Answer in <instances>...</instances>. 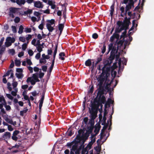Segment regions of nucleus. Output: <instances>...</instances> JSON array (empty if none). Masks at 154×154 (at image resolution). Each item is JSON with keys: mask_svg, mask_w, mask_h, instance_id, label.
<instances>
[{"mask_svg": "<svg viewBox=\"0 0 154 154\" xmlns=\"http://www.w3.org/2000/svg\"><path fill=\"white\" fill-rule=\"evenodd\" d=\"M102 72L100 75H102L103 78L105 77V80L104 81L103 85L105 87V89L107 90V91L109 92V94L111 93V88L109 86H110L112 84V80L110 81L109 77L110 76V69L109 67H106L104 66L102 68Z\"/></svg>", "mask_w": 154, "mask_h": 154, "instance_id": "f257e3e1", "label": "nucleus"}, {"mask_svg": "<svg viewBox=\"0 0 154 154\" xmlns=\"http://www.w3.org/2000/svg\"><path fill=\"white\" fill-rule=\"evenodd\" d=\"M131 24V22H129L124 19L123 22L122 21H118L117 22V27L115 29L116 33H120L124 29H128L129 25Z\"/></svg>", "mask_w": 154, "mask_h": 154, "instance_id": "f03ea898", "label": "nucleus"}, {"mask_svg": "<svg viewBox=\"0 0 154 154\" xmlns=\"http://www.w3.org/2000/svg\"><path fill=\"white\" fill-rule=\"evenodd\" d=\"M105 77L103 78L102 75H99L98 77L97 78L98 83V86H99V88L98 89V91L97 95L100 96H102L104 94L105 90L103 85L104 83V81L105 80Z\"/></svg>", "mask_w": 154, "mask_h": 154, "instance_id": "7ed1b4c3", "label": "nucleus"}, {"mask_svg": "<svg viewBox=\"0 0 154 154\" xmlns=\"http://www.w3.org/2000/svg\"><path fill=\"white\" fill-rule=\"evenodd\" d=\"M89 113L91 114V119L89 120V123L92 125V122H94V120L97 116V110L94 106L92 105L91 106V109L89 108Z\"/></svg>", "mask_w": 154, "mask_h": 154, "instance_id": "20e7f679", "label": "nucleus"}, {"mask_svg": "<svg viewBox=\"0 0 154 154\" xmlns=\"http://www.w3.org/2000/svg\"><path fill=\"white\" fill-rule=\"evenodd\" d=\"M46 91V90L44 89L43 90V92L42 94V97L41 99L39 100V112H41L42 107V106L43 104V101L45 99V92Z\"/></svg>", "mask_w": 154, "mask_h": 154, "instance_id": "39448f33", "label": "nucleus"}, {"mask_svg": "<svg viewBox=\"0 0 154 154\" xmlns=\"http://www.w3.org/2000/svg\"><path fill=\"white\" fill-rule=\"evenodd\" d=\"M116 46L114 45L113 46V44L112 43H111L109 45V52L111 50V51L110 52V54H115L116 53H117L118 52V49H116Z\"/></svg>", "mask_w": 154, "mask_h": 154, "instance_id": "423d86ee", "label": "nucleus"}, {"mask_svg": "<svg viewBox=\"0 0 154 154\" xmlns=\"http://www.w3.org/2000/svg\"><path fill=\"white\" fill-rule=\"evenodd\" d=\"M19 8H14V7H11L9 8V14L10 17H11L12 18H14V14H15L17 10Z\"/></svg>", "mask_w": 154, "mask_h": 154, "instance_id": "0eeeda50", "label": "nucleus"}, {"mask_svg": "<svg viewBox=\"0 0 154 154\" xmlns=\"http://www.w3.org/2000/svg\"><path fill=\"white\" fill-rule=\"evenodd\" d=\"M115 54L110 53V55L108 59V63L109 65L111 64L113 62V60L115 59Z\"/></svg>", "mask_w": 154, "mask_h": 154, "instance_id": "6e6552de", "label": "nucleus"}, {"mask_svg": "<svg viewBox=\"0 0 154 154\" xmlns=\"http://www.w3.org/2000/svg\"><path fill=\"white\" fill-rule=\"evenodd\" d=\"M34 5L35 7L38 8H42L43 7L42 3L39 1L34 2Z\"/></svg>", "mask_w": 154, "mask_h": 154, "instance_id": "1a4fd4ad", "label": "nucleus"}, {"mask_svg": "<svg viewBox=\"0 0 154 154\" xmlns=\"http://www.w3.org/2000/svg\"><path fill=\"white\" fill-rule=\"evenodd\" d=\"M99 97V103H103L104 104L105 103L106 101V98L104 95H100L98 96Z\"/></svg>", "mask_w": 154, "mask_h": 154, "instance_id": "9d476101", "label": "nucleus"}, {"mask_svg": "<svg viewBox=\"0 0 154 154\" xmlns=\"http://www.w3.org/2000/svg\"><path fill=\"white\" fill-rule=\"evenodd\" d=\"M42 58L39 60V63H42L44 62L43 60H44L48 59L50 58V57L48 55H46L45 54H43L42 55Z\"/></svg>", "mask_w": 154, "mask_h": 154, "instance_id": "9b49d317", "label": "nucleus"}, {"mask_svg": "<svg viewBox=\"0 0 154 154\" xmlns=\"http://www.w3.org/2000/svg\"><path fill=\"white\" fill-rule=\"evenodd\" d=\"M92 61H93V60L89 59L86 60L85 62V65L87 66L90 67L92 65Z\"/></svg>", "mask_w": 154, "mask_h": 154, "instance_id": "f8f14e48", "label": "nucleus"}, {"mask_svg": "<svg viewBox=\"0 0 154 154\" xmlns=\"http://www.w3.org/2000/svg\"><path fill=\"white\" fill-rule=\"evenodd\" d=\"M46 26L47 29L50 32H52L54 29V28L53 26H52L50 25L48 23H47Z\"/></svg>", "mask_w": 154, "mask_h": 154, "instance_id": "ddd939ff", "label": "nucleus"}, {"mask_svg": "<svg viewBox=\"0 0 154 154\" xmlns=\"http://www.w3.org/2000/svg\"><path fill=\"white\" fill-rule=\"evenodd\" d=\"M74 131L73 129H69L66 132V134L69 136L71 137L74 134Z\"/></svg>", "mask_w": 154, "mask_h": 154, "instance_id": "4468645a", "label": "nucleus"}, {"mask_svg": "<svg viewBox=\"0 0 154 154\" xmlns=\"http://www.w3.org/2000/svg\"><path fill=\"white\" fill-rule=\"evenodd\" d=\"M109 124V121L108 120L107 121V123L105 125H104L103 127V128L102 129L101 132V134H102V133H104V132L105 131V130L108 127Z\"/></svg>", "mask_w": 154, "mask_h": 154, "instance_id": "2eb2a0df", "label": "nucleus"}, {"mask_svg": "<svg viewBox=\"0 0 154 154\" xmlns=\"http://www.w3.org/2000/svg\"><path fill=\"white\" fill-rule=\"evenodd\" d=\"M26 2L25 0H16V3L18 5L20 6L22 5H24Z\"/></svg>", "mask_w": 154, "mask_h": 154, "instance_id": "dca6fc26", "label": "nucleus"}, {"mask_svg": "<svg viewBox=\"0 0 154 154\" xmlns=\"http://www.w3.org/2000/svg\"><path fill=\"white\" fill-rule=\"evenodd\" d=\"M114 11V5L113 4L110 7V14L111 17L113 15Z\"/></svg>", "mask_w": 154, "mask_h": 154, "instance_id": "f3484780", "label": "nucleus"}, {"mask_svg": "<svg viewBox=\"0 0 154 154\" xmlns=\"http://www.w3.org/2000/svg\"><path fill=\"white\" fill-rule=\"evenodd\" d=\"M59 56V59L63 60H65L64 57H66V54L64 52H62L60 53Z\"/></svg>", "mask_w": 154, "mask_h": 154, "instance_id": "a211bd4d", "label": "nucleus"}, {"mask_svg": "<svg viewBox=\"0 0 154 154\" xmlns=\"http://www.w3.org/2000/svg\"><path fill=\"white\" fill-rule=\"evenodd\" d=\"M101 126L99 125L97 127H95L94 131V132L95 133V135L97 134L100 130Z\"/></svg>", "mask_w": 154, "mask_h": 154, "instance_id": "6ab92c4d", "label": "nucleus"}, {"mask_svg": "<svg viewBox=\"0 0 154 154\" xmlns=\"http://www.w3.org/2000/svg\"><path fill=\"white\" fill-rule=\"evenodd\" d=\"M93 127L92 126H90L88 127V130H87L86 131L87 133H88V134H91L93 131ZM89 136V135H88L87 136V137H88Z\"/></svg>", "mask_w": 154, "mask_h": 154, "instance_id": "aec40b11", "label": "nucleus"}, {"mask_svg": "<svg viewBox=\"0 0 154 154\" xmlns=\"http://www.w3.org/2000/svg\"><path fill=\"white\" fill-rule=\"evenodd\" d=\"M77 143H75V144L72 145V148L71 150L75 151L78 148V144Z\"/></svg>", "mask_w": 154, "mask_h": 154, "instance_id": "412c9836", "label": "nucleus"}, {"mask_svg": "<svg viewBox=\"0 0 154 154\" xmlns=\"http://www.w3.org/2000/svg\"><path fill=\"white\" fill-rule=\"evenodd\" d=\"M7 137L8 138H10L11 137V133L9 132H6L3 135V138H7Z\"/></svg>", "mask_w": 154, "mask_h": 154, "instance_id": "4be33fe9", "label": "nucleus"}, {"mask_svg": "<svg viewBox=\"0 0 154 154\" xmlns=\"http://www.w3.org/2000/svg\"><path fill=\"white\" fill-rule=\"evenodd\" d=\"M17 77L18 79H21L23 77V75L22 73H16L15 74Z\"/></svg>", "mask_w": 154, "mask_h": 154, "instance_id": "5701e85b", "label": "nucleus"}, {"mask_svg": "<svg viewBox=\"0 0 154 154\" xmlns=\"http://www.w3.org/2000/svg\"><path fill=\"white\" fill-rule=\"evenodd\" d=\"M47 22L49 23H48L51 26L52 25L55 23V20L54 19H51V20H48L47 21Z\"/></svg>", "mask_w": 154, "mask_h": 154, "instance_id": "b1692460", "label": "nucleus"}, {"mask_svg": "<svg viewBox=\"0 0 154 154\" xmlns=\"http://www.w3.org/2000/svg\"><path fill=\"white\" fill-rule=\"evenodd\" d=\"M131 8V5L129 3L128 5H126L125 10L126 11H128L130 10Z\"/></svg>", "mask_w": 154, "mask_h": 154, "instance_id": "393cba45", "label": "nucleus"}, {"mask_svg": "<svg viewBox=\"0 0 154 154\" xmlns=\"http://www.w3.org/2000/svg\"><path fill=\"white\" fill-rule=\"evenodd\" d=\"M24 29V28L22 25H20L19 28V30L18 31V33L20 34H22L23 32V30Z\"/></svg>", "mask_w": 154, "mask_h": 154, "instance_id": "a878e982", "label": "nucleus"}, {"mask_svg": "<svg viewBox=\"0 0 154 154\" xmlns=\"http://www.w3.org/2000/svg\"><path fill=\"white\" fill-rule=\"evenodd\" d=\"M64 27V24L63 23H59L58 25V28L59 30H63Z\"/></svg>", "mask_w": 154, "mask_h": 154, "instance_id": "bb28decb", "label": "nucleus"}, {"mask_svg": "<svg viewBox=\"0 0 154 154\" xmlns=\"http://www.w3.org/2000/svg\"><path fill=\"white\" fill-rule=\"evenodd\" d=\"M15 65L17 66H19L20 65V61L16 59L15 60Z\"/></svg>", "mask_w": 154, "mask_h": 154, "instance_id": "cd10ccee", "label": "nucleus"}, {"mask_svg": "<svg viewBox=\"0 0 154 154\" xmlns=\"http://www.w3.org/2000/svg\"><path fill=\"white\" fill-rule=\"evenodd\" d=\"M101 52L103 54H104L106 50V46L105 45V43L104 42L103 43V46L102 48H101Z\"/></svg>", "mask_w": 154, "mask_h": 154, "instance_id": "c85d7f7f", "label": "nucleus"}, {"mask_svg": "<svg viewBox=\"0 0 154 154\" xmlns=\"http://www.w3.org/2000/svg\"><path fill=\"white\" fill-rule=\"evenodd\" d=\"M120 10L121 11V16L122 17H124L123 13L124 12L125 8L123 6H122L120 8Z\"/></svg>", "mask_w": 154, "mask_h": 154, "instance_id": "c756f323", "label": "nucleus"}, {"mask_svg": "<svg viewBox=\"0 0 154 154\" xmlns=\"http://www.w3.org/2000/svg\"><path fill=\"white\" fill-rule=\"evenodd\" d=\"M55 61H52V63L49 68V72L51 73L53 69Z\"/></svg>", "mask_w": 154, "mask_h": 154, "instance_id": "7c9ffc66", "label": "nucleus"}, {"mask_svg": "<svg viewBox=\"0 0 154 154\" xmlns=\"http://www.w3.org/2000/svg\"><path fill=\"white\" fill-rule=\"evenodd\" d=\"M81 135H77L75 138V139H76L77 140L76 142L77 143H79L81 140Z\"/></svg>", "mask_w": 154, "mask_h": 154, "instance_id": "2f4dec72", "label": "nucleus"}, {"mask_svg": "<svg viewBox=\"0 0 154 154\" xmlns=\"http://www.w3.org/2000/svg\"><path fill=\"white\" fill-rule=\"evenodd\" d=\"M11 72H13V71L12 69H10V70H8L6 73L3 76V77H5L9 75Z\"/></svg>", "mask_w": 154, "mask_h": 154, "instance_id": "473e14b6", "label": "nucleus"}, {"mask_svg": "<svg viewBox=\"0 0 154 154\" xmlns=\"http://www.w3.org/2000/svg\"><path fill=\"white\" fill-rule=\"evenodd\" d=\"M32 13V10L30 9H28L26 11L24 12V14L26 15L31 14Z\"/></svg>", "mask_w": 154, "mask_h": 154, "instance_id": "72a5a7b5", "label": "nucleus"}, {"mask_svg": "<svg viewBox=\"0 0 154 154\" xmlns=\"http://www.w3.org/2000/svg\"><path fill=\"white\" fill-rule=\"evenodd\" d=\"M127 29H124V30L125 31L122 33V34L121 36V38H122V37H124L126 35V34L127 33Z\"/></svg>", "mask_w": 154, "mask_h": 154, "instance_id": "f704fd0d", "label": "nucleus"}, {"mask_svg": "<svg viewBox=\"0 0 154 154\" xmlns=\"http://www.w3.org/2000/svg\"><path fill=\"white\" fill-rule=\"evenodd\" d=\"M38 73L37 72L33 74L32 77L34 80H35L38 78Z\"/></svg>", "mask_w": 154, "mask_h": 154, "instance_id": "c9c22d12", "label": "nucleus"}, {"mask_svg": "<svg viewBox=\"0 0 154 154\" xmlns=\"http://www.w3.org/2000/svg\"><path fill=\"white\" fill-rule=\"evenodd\" d=\"M98 96V95H97L96 97L94 100V102L97 103V104L99 103Z\"/></svg>", "mask_w": 154, "mask_h": 154, "instance_id": "e433bc0d", "label": "nucleus"}, {"mask_svg": "<svg viewBox=\"0 0 154 154\" xmlns=\"http://www.w3.org/2000/svg\"><path fill=\"white\" fill-rule=\"evenodd\" d=\"M27 44L26 43H24L22 45V49L23 51L25 50L27 48Z\"/></svg>", "mask_w": 154, "mask_h": 154, "instance_id": "4c0bfd02", "label": "nucleus"}, {"mask_svg": "<svg viewBox=\"0 0 154 154\" xmlns=\"http://www.w3.org/2000/svg\"><path fill=\"white\" fill-rule=\"evenodd\" d=\"M25 39L24 36L20 37L19 38V41L22 42H24L25 41Z\"/></svg>", "mask_w": 154, "mask_h": 154, "instance_id": "58836bf2", "label": "nucleus"}, {"mask_svg": "<svg viewBox=\"0 0 154 154\" xmlns=\"http://www.w3.org/2000/svg\"><path fill=\"white\" fill-rule=\"evenodd\" d=\"M5 47H2L0 49V54L2 55L5 51Z\"/></svg>", "mask_w": 154, "mask_h": 154, "instance_id": "ea45409f", "label": "nucleus"}, {"mask_svg": "<svg viewBox=\"0 0 154 154\" xmlns=\"http://www.w3.org/2000/svg\"><path fill=\"white\" fill-rule=\"evenodd\" d=\"M92 37L94 39H96L98 38V35L97 34L95 33L92 35Z\"/></svg>", "mask_w": 154, "mask_h": 154, "instance_id": "a19ab883", "label": "nucleus"}, {"mask_svg": "<svg viewBox=\"0 0 154 154\" xmlns=\"http://www.w3.org/2000/svg\"><path fill=\"white\" fill-rule=\"evenodd\" d=\"M26 62L27 63L29 66H30L32 64L31 60L29 59H27Z\"/></svg>", "mask_w": 154, "mask_h": 154, "instance_id": "79ce46f5", "label": "nucleus"}, {"mask_svg": "<svg viewBox=\"0 0 154 154\" xmlns=\"http://www.w3.org/2000/svg\"><path fill=\"white\" fill-rule=\"evenodd\" d=\"M20 21V18L18 17H16L14 19V21L15 23H19Z\"/></svg>", "mask_w": 154, "mask_h": 154, "instance_id": "37998d69", "label": "nucleus"}, {"mask_svg": "<svg viewBox=\"0 0 154 154\" xmlns=\"http://www.w3.org/2000/svg\"><path fill=\"white\" fill-rule=\"evenodd\" d=\"M28 54L30 56H31L33 55L34 53L32 50L29 49L28 51Z\"/></svg>", "mask_w": 154, "mask_h": 154, "instance_id": "c03bdc74", "label": "nucleus"}, {"mask_svg": "<svg viewBox=\"0 0 154 154\" xmlns=\"http://www.w3.org/2000/svg\"><path fill=\"white\" fill-rule=\"evenodd\" d=\"M34 14L35 16L38 17L41 14V13L37 11H35Z\"/></svg>", "mask_w": 154, "mask_h": 154, "instance_id": "a18cd8bd", "label": "nucleus"}, {"mask_svg": "<svg viewBox=\"0 0 154 154\" xmlns=\"http://www.w3.org/2000/svg\"><path fill=\"white\" fill-rule=\"evenodd\" d=\"M32 31V29L30 28H25V32L26 33L30 32Z\"/></svg>", "mask_w": 154, "mask_h": 154, "instance_id": "49530a36", "label": "nucleus"}, {"mask_svg": "<svg viewBox=\"0 0 154 154\" xmlns=\"http://www.w3.org/2000/svg\"><path fill=\"white\" fill-rule=\"evenodd\" d=\"M37 50L39 53H40L42 51V48L40 46H38L37 47Z\"/></svg>", "mask_w": 154, "mask_h": 154, "instance_id": "de8ad7c7", "label": "nucleus"}, {"mask_svg": "<svg viewBox=\"0 0 154 154\" xmlns=\"http://www.w3.org/2000/svg\"><path fill=\"white\" fill-rule=\"evenodd\" d=\"M11 28L12 29V30L14 33H15L17 32V31L16 26H11Z\"/></svg>", "mask_w": 154, "mask_h": 154, "instance_id": "09e8293b", "label": "nucleus"}, {"mask_svg": "<svg viewBox=\"0 0 154 154\" xmlns=\"http://www.w3.org/2000/svg\"><path fill=\"white\" fill-rule=\"evenodd\" d=\"M118 33H116L115 32V33H113V35H112V37H113L114 38H118L119 37V35L118 34H117Z\"/></svg>", "mask_w": 154, "mask_h": 154, "instance_id": "8fccbe9b", "label": "nucleus"}, {"mask_svg": "<svg viewBox=\"0 0 154 154\" xmlns=\"http://www.w3.org/2000/svg\"><path fill=\"white\" fill-rule=\"evenodd\" d=\"M42 70L44 72H46L47 69V66H42Z\"/></svg>", "mask_w": 154, "mask_h": 154, "instance_id": "3c124183", "label": "nucleus"}, {"mask_svg": "<svg viewBox=\"0 0 154 154\" xmlns=\"http://www.w3.org/2000/svg\"><path fill=\"white\" fill-rule=\"evenodd\" d=\"M40 11H43L44 13L47 14H49L50 13V10L49 9H47L45 11H43L42 10H40Z\"/></svg>", "mask_w": 154, "mask_h": 154, "instance_id": "603ef678", "label": "nucleus"}, {"mask_svg": "<svg viewBox=\"0 0 154 154\" xmlns=\"http://www.w3.org/2000/svg\"><path fill=\"white\" fill-rule=\"evenodd\" d=\"M57 48H58V44L56 45L55 47V48L54 51V54L56 55L57 54Z\"/></svg>", "mask_w": 154, "mask_h": 154, "instance_id": "864d4df0", "label": "nucleus"}, {"mask_svg": "<svg viewBox=\"0 0 154 154\" xmlns=\"http://www.w3.org/2000/svg\"><path fill=\"white\" fill-rule=\"evenodd\" d=\"M11 42L6 41L5 42V45L7 47H8L10 46L11 45Z\"/></svg>", "mask_w": 154, "mask_h": 154, "instance_id": "5fc2aeb1", "label": "nucleus"}, {"mask_svg": "<svg viewBox=\"0 0 154 154\" xmlns=\"http://www.w3.org/2000/svg\"><path fill=\"white\" fill-rule=\"evenodd\" d=\"M41 57V54L39 53H37L35 56V58L37 60L39 59Z\"/></svg>", "mask_w": 154, "mask_h": 154, "instance_id": "6e6d98bb", "label": "nucleus"}, {"mask_svg": "<svg viewBox=\"0 0 154 154\" xmlns=\"http://www.w3.org/2000/svg\"><path fill=\"white\" fill-rule=\"evenodd\" d=\"M6 96L8 98L11 100H12L13 99V97L10 94H6Z\"/></svg>", "mask_w": 154, "mask_h": 154, "instance_id": "4d7b16f0", "label": "nucleus"}, {"mask_svg": "<svg viewBox=\"0 0 154 154\" xmlns=\"http://www.w3.org/2000/svg\"><path fill=\"white\" fill-rule=\"evenodd\" d=\"M74 143V142L73 141H72L71 143H68L67 144V146L68 147H71V146L73 145V143Z\"/></svg>", "mask_w": 154, "mask_h": 154, "instance_id": "13d9d810", "label": "nucleus"}, {"mask_svg": "<svg viewBox=\"0 0 154 154\" xmlns=\"http://www.w3.org/2000/svg\"><path fill=\"white\" fill-rule=\"evenodd\" d=\"M94 86L93 85H92L90 88L89 92L90 93L92 94L94 91Z\"/></svg>", "mask_w": 154, "mask_h": 154, "instance_id": "bf43d9fd", "label": "nucleus"}, {"mask_svg": "<svg viewBox=\"0 0 154 154\" xmlns=\"http://www.w3.org/2000/svg\"><path fill=\"white\" fill-rule=\"evenodd\" d=\"M44 28V24L43 23H42L40 24L38 26V28L41 30H42Z\"/></svg>", "mask_w": 154, "mask_h": 154, "instance_id": "052dcab7", "label": "nucleus"}, {"mask_svg": "<svg viewBox=\"0 0 154 154\" xmlns=\"http://www.w3.org/2000/svg\"><path fill=\"white\" fill-rule=\"evenodd\" d=\"M106 116H103V122L102 123V125H105L106 123Z\"/></svg>", "mask_w": 154, "mask_h": 154, "instance_id": "680f3d73", "label": "nucleus"}, {"mask_svg": "<svg viewBox=\"0 0 154 154\" xmlns=\"http://www.w3.org/2000/svg\"><path fill=\"white\" fill-rule=\"evenodd\" d=\"M20 131L18 130H15L13 132V135L16 136L19 133Z\"/></svg>", "mask_w": 154, "mask_h": 154, "instance_id": "e2e57ef3", "label": "nucleus"}, {"mask_svg": "<svg viewBox=\"0 0 154 154\" xmlns=\"http://www.w3.org/2000/svg\"><path fill=\"white\" fill-rule=\"evenodd\" d=\"M88 120V118L87 117H86L84 118L83 119V122L85 124L87 125V124Z\"/></svg>", "mask_w": 154, "mask_h": 154, "instance_id": "0e129e2a", "label": "nucleus"}, {"mask_svg": "<svg viewBox=\"0 0 154 154\" xmlns=\"http://www.w3.org/2000/svg\"><path fill=\"white\" fill-rule=\"evenodd\" d=\"M102 56L103 55H100V57L97 58V61L99 63L100 61H102Z\"/></svg>", "mask_w": 154, "mask_h": 154, "instance_id": "69168bd1", "label": "nucleus"}, {"mask_svg": "<svg viewBox=\"0 0 154 154\" xmlns=\"http://www.w3.org/2000/svg\"><path fill=\"white\" fill-rule=\"evenodd\" d=\"M9 51V53L11 54L12 55H14L15 54V50L13 49H10Z\"/></svg>", "mask_w": 154, "mask_h": 154, "instance_id": "338daca9", "label": "nucleus"}, {"mask_svg": "<svg viewBox=\"0 0 154 154\" xmlns=\"http://www.w3.org/2000/svg\"><path fill=\"white\" fill-rule=\"evenodd\" d=\"M18 85V83L17 82H14L12 83V85L14 88H16Z\"/></svg>", "mask_w": 154, "mask_h": 154, "instance_id": "774afa93", "label": "nucleus"}]
</instances>
